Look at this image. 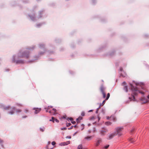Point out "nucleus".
Listing matches in <instances>:
<instances>
[{"label":"nucleus","instance_id":"26","mask_svg":"<svg viewBox=\"0 0 149 149\" xmlns=\"http://www.w3.org/2000/svg\"><path fill=\"white\" fill-rule=\"evenodd\" d=\"M71 125V124L70 123H66V126L67 127L69 126H70Z\"/></svg>","mask_w":149,"mask_h":149},{"label":"nucleus","instance_id":"20","mask_svg":"<svg viewBox=\"0 0 149 149\" xmlns=\"http://www.w3.org/2000/svg\"><path fill=\"white\" fill-rule=\"evenodd\" d=\"M110 96V94L109 93H108L107 95V96L105 99V100H107Z\"/></svg>","mask_w":149,"mask_h":149},{"label":"nucleus","instance_id":"51","mask_svg":"<svg viewBox=\"0 0 149 149\" xmlns=\"http://www.w3.org/2000/svg\"><path fill=\"white\" fill-rule=\"evenodd\" d=\"M88 125L89 126L90 125V124H88Z\"/></svg>","mask_w":149,"mask_h":149},{"label":"nucleus","instance_id":"7","mask_svg":"<svg viewBox=\"0 0 149 149\" xmlns=\"http://www.w3.org/2000/svg\"><path fill=\"white\" fill-rule=\"evenodd\" d=\"M56 109L53 108L52 110H49V112L51 114L54 115L56 113Z\"/></svg>","mask_w":149,"mask_h":149},{"label":"nucleus","instance_id":"29","mask_svg":"<svg viewBox=\"0 0 149 149\" xmlns=\"http://www.w3.org/2000/svg\"><path fill=\"white\" fill-rule=\"evenodd\" d=\"M109 145H107L106 146H105L104 147V148H105V149H107V148H108V147H109Z\"/></svg>","mask_w":149,"mask_h":149},{"label":"nucleus","instance_id":"8","mask_svg":"<svg viewBox=\"0 0 149 149\" xmlns=\"http://www.w3.org/2000/svg\"><path fill=\"white\" fill-rule=\"evenodd\" d=\"M141 100L144 103H146L149 102V100L146 99L145 97H142L141 99Z\"/></svg>","mask_w":149,"mask_h":149},{"label":"nucleus","instance_id":"37","mask_svg":"<svg viewBox=\"0 0 149 149\" xmlns=\"http://www.w3.org/2000/svg\"><path fill=\"white\" fill-rule=\"evenodd\" d=\"M40 131H41L42 132H43L44 131V129L42 128H40Z\"/></svg>","mask_w":149,"mask_h":149},{"label":"nucleus","instance_id":"17","mask_svg":"<svg viewBox=\"0 0 149 149\" xmlns=\"http://www.w3.org/2000/svg\"><path fill=\"white\" fill-rule=\"evenodd\" d=\"M110 118H111L112 120H113V121H115L116 120V118L115 117L113 116H111Z\"/></svg>","mask_w":149,"mask_h":149},{"label":"nucleus","instance_id":"15","mask_svg":"<svg viewBox=\"0 0 149 149\" xmlns=\"http://www.w3.org/2000/svg\"><path fill=\"white\" fill-rule=\"evenodd\" d=\"M112 124V123L109 121H107L105 122V124L107 126L111 125Z\"/></svg>","mask_w":149,"mask_h":149},{"label":"nucleus","instance_id":"3","mask_svg":"<svg viewBox=\"0 0 149 149\" xmlns=\"http://www.w3.org/2000/svg\"><path fill=\"white\" fill-rule=\"evenodd\" d=\"M19 55L21 57L27 58L29 56V52L28 51H26L20 53Z\"/></svg>","mask_w":149,"mask_h":149},{"label":"nucleus","instance_id":"14","mask_svg":"<svg viewBox=\"0 0 149 149\" xmlns=\"http://www.w3.org/2000/svg\"><path fill=\"white\" fill-rule=\"evenodd\" d=\"M82 118L80 116L77 119L76 121L77 123H79V120H82Z\"/></svg>","mask_w":149,"mask_h":149},{"label":"nucleus","instance_id":"32","mask_svg":"<svg viewBox=\"0 0 149 149\" xmlns=\"http://www.w3.org/2000/svg\"><path fill=\"white\" fill-rule=\"evenodd\" d=\"M71 122L72 124H75V123H76L75 121H73V120H72V121Z\"/></svg>","mask_w":149,"mask_h":149},{"label":"nucleus","instance_id":"45","mask_svg":"<svg viewBox=\"0 0 149 149\" xmlns=\"http://www.w3.org/2000/svg\"><path fill=\"white\" fill-rule=\"evenodd\" d=\"M50 107V108H52V106H49Z\"/></svg>","mask_w":149,"mask_h":149},{"label":"nucleus","instance_id":"40","mask_svg":"<svg viewBox=\"0 0 149 149\" xmlns=\"http://www.w3.org/2000/svg\"><path fill=\"white\" fill-rule=\"evenodd\" d=\"M96 131V129L95 128H94V130H93V132H95Z\"/></svg>","mask_w":149,"mask_h":149},{"label":"nucleus","instance_id":"49","mask_svg":"<svg viewBox=\"0 0 149 149\" xmlns=\"http://www.w3.org/2000/svg\"><path fill=\"white\" fill-rule=\"evenodd\" d=\"M23 61H21V63H23Z\"/></svg>","mask_w":149,"mask_h":149},{"label":"nucleus","instance_id":"11","mask_svg":"<svg viewBox=\"0 0 149 149\" xmlns=\"http://www.w3.org/2000/svg\"><path fill=\"white\" fill-rule=\"evenodd\" d=\"M1 108L5 110H7L9 109L10 108L9 106H5L3 105H1Z\"/></svg>","mask_w":149,"mask_h":149},{"label":"nucleus","instance_id":"18","mask_svg":"<svg viewBox=\"0 0 149 149\" xmlns=\"http://www.w3.org/2000/svg\"><path fill=\"white\" fill-rule=\"evenodd\" d=\"M91 136H88L85 137V139H86L87 140L89 141L91 139Z\"/></svg>","mask_w":149,"mask_h":149},{"label":"nucleus","instance_id":"48","mask_svg":"<svg viewBox=\"0 0 149 149\" xmlns=\"http://www.w3.org/2000/svg\"><path fill=\"white\" fill-rule=\"evenodd\" d=\"M76 126H77V125H75L74 126V127H76Z\"/></svg>","mask_w":149,"mask_h":149},{"label":"nucleus","instance_id":"13","mask_svg":"<svg viewBox=\"0 0 149 149\" xmlns=\"http://www.w3.org/2000/svg\"><path fill=\"white\" fill-rule=\"evenodd\" d=\"M52 119L50 120V121H52L53 122H54V121H55L57 123H58L59 122V120H58L57 119H55L53 117H52Z\"/></svg>","mask_w":149,"mask_h":149},{"label":"nucleus","instance_id":"12","mask_svg":"<svg viewBox=\"0 0 149 149\" xmlns=\"http://www.w3.org/2000/svg\"><path fill=\"white\" fill-rule=\"evenodd\" d=\"M70 143V141H68L67 142H64L63 143H61L60 144L61 145H63V146H65V145H66L69 144Z\"/></svg>","mask_w":149,"mask_h":149},{"label":"nucleus","instance_id":"33","mask_svg":"<svg viewBox=\"0 0 149 149\" xmlns=\"http://www.w3.org/2000/svg\"><path fill=\"white\" fill-rule=\"evenodd\" d=\"M28 110L27 109H26L24 110V111L25 113H27V112H28Z\"/></svg>","mask_w":149,"mask_h":149},{"label":"nucleus","instance_id":"41","mask_svg":"<svg viewBox=\"0 0 149 149\" xmlns=\"http://www.w3.org/2000/svg\"><path fill=\"white\" fill-rule=\"evenodd\" d=\"M123 70V68H120V70L121 71H122Z\"/></svg>","mask_w":149,"mask_h":149},{"label":"nucleus","instance_id":"27","mask_svg":"<svg viewBox=\"0 0 149 149\" xmlns=\"http://www.w3.org/2000/svg\"><path fill=\"white\" fill-rule=\"evenodd\" d=\"M16 105L18 106H22V105L19 103H17Z\"/></svg>","mask_w":149,"mask_h":149},{"label":"nucleus","instance_id":"44","mask_svg":"<svg viewBox=\"0 0 149 149\" xmlns=\"http://www.w3.org/2000/svg\"><path fill=\"white\" fill-rule=\"evenodd\" d=\"M147 98L149 99V95H148V96H147Z\"/></svg>","mask_w":149,"mask_h":149},{"label":"nucleus","instance_id":"42","mask_svg":"<svg viewBox=\"0 0 149 149\" xmlns=\"http://www.w3.org/2000/svg\"><path fill=\"white\" fill-rule=\"evenodd\" d=\"M125 83H125V82H123V84H125Z\"/></svg>","mask_w":149,"mask_h":149},{"label":"nucleus","instance_id":"31","mask_svg":"<svg viewBox=\"0 0 149 149\" xmlns=\"http://www.w3.org/2000/svg\"><path fill=\"white\" fill-rule=\"evenodd\" d=\"M61 129L62 130H65L66 129V128L65 127L61 128Z\"/></svg>","mask_w":149,"mask_h":149},{"label":"nucleus","instance_id":"2","mask_svg":"<svg viewBox=\"0 0 149 149\" xmlns=\"http://www.w3.org/2000/svg\"><path fill=\"white\" fill-rule=\"evenodd\" d=\"M123 127H118L116 128L115 129L116 135H118L119 136H120L122 135V131L123 130Z\"/></svg>","mask_w":149,"mask_h":149},{"label":"nucleus","instance_id":"6","mask_svg":"<svg viewBox=\"0 0 149 149\" xmlns=\"http://www.w3.org/2000/svg\"><path fill=\"white\" fill-rule=\"evenodd\" d=\"M116 133L114 132L110 134L108 136L107 139L110 140L112 139L114 136H116Z\"/></svg>","mask_w":149,"mask_h":149},{"label":"nucleus","instance_id":"35","mask_svg":"<svg viewBox=\"0 0 149 149\" xmlns=\"http://www.w3.org/2000/svg\"><path fill=\"white\" fill-rule=\"evenodd\" d=\"M3 141L1 140V139H0V143H3Z\"/></svg>","mask_w":149,"mask_h":149},{"label":"nucleus","instance_id":"39","mask_svg":"<svg viewBox=\"0 0 149 149\" xmlns=\"http://www.w3.org/2000/svg\"><path fill=\"white\" fill-rule=\"evenodd\" d=\"M91 132V130H89L88 132V134H90Z\"/></svg>","mask_w":149,"mask_h":149},{"label":"nucleus","instance_id":"28","mask_svg":"<svg viewBox=\"0 0 149 149\" xmlns=\"http://www.w3.org/2000/svg\"><path fill=\"white\" fill-rule=\"evenodd\" d=\"M52 145H54L55 144H56V143L55 141H53L52 143Z\"/></svg>","mask_w":149,"mask_h":149},{"label":"nucleus","instance_id":"25","mask_svg":"<svg viewBox=\"0 0 149 149\" xmlns=\"http://www.w3.org/2000/svg\"><path fill=\"white\" fill-rule=\"evenodd\" d=\"M85 113H84V111H82V112H81V115L82 116H84V115H85Z\"/></svg>","mask_w":149,"mask_h":149},{"label":"nucleus","instance_id":"22","mask_svg":"<svg viewBox=\"0 0 149 149\" xmlns=\"http://www.w3.org/2000/svg\"><path fill=\"white\" fill-rule=\"evenodd\" d=\"M105 100H104L103 101L102 103H101L100 104V107L101 106H102L104 105V104H105Z\"/></svg>","mask_w":149,"mask_h":149},{"label":"nucleus","instance_id":"16","mask_svg":"<svg viewBox=\"0 0 149 149\" xmlns=\"http://www.w3.org/2000/svg\"><path fill=\"white\" fill-rule=\"evenodd\" d=\"M13 110H12L10 112H9V113L10 114H13L14 113V111H15V108L14 107L13 108Z\"/></svg>","mask_w":149,"mask_h":149},{"label":"nucleus","instance_id":"4","mask_svg":"<svg viewBox=\"0 0 149 149\" xmlns=\"http://www.w3.org/2000/svg\"><path fill=\"white\" fill-rule=\"evenodd\" d=\"M108 129L105 127L102 128L99 131L100 134L101 136H104L108 132Z\"/></svg>","mask_w":149,"mask_h":149},{"label":"nucleus","instance_id":"19","mask_svg":"<svg viewBox=\"0 0 149 149\" xmlns=\"http://www.w3.org/2000/svg\"><path fill=\"white\" fill-rule=\"evenodd\" d=\"M124 90L126 92H127V87L126 86H125L124 87Z\"/></svg>","mask_w":149,"mask_h":149},{"label":"nucleus","instance_id":"9","mask_svg":"<svg viewBox=\"0 0 149 149\" xmlns=\"http://www.w3.org/2000/svg\"><path fill=\"white\" fill-rule=\"evenodd\" d=\"M33 109L35 110V113L36 114L39 112L41 110L40 108H34Z\"/></svg>","mask_w":149,"mask_h":149},{"label":"nucleus","instance_id":"21","mask_svg":"<svg viewBox=\"0 0 149 149\" xmlns=\"http://www.w3.org/2000/svg\"><path fill=\"white\" fill-rule=\"evenodd\" d=\"M131 98H130V97H129V99L130 100V101L131 100ZM132 98L133 99H132V100L133 101H135V97L134 95L132 96Z\"/></svg>","mask_w":149,"mask_h":149},{"label":"nucleus","instance_id":"24","mask_svg":"<svg viewBox=\"0 0 149 149\" xmlns=\"http://www.w3.org/2000/svg\"><path fill=\"white\" fill-rule=\"evenodd\" d=\"M22 111V110L21 109H17L16 110V112L17 113H20V112H21Z\"/></svg>","mask_w":149,"mask_h":149},{"label":"nucleus","instance_id":"23","mask_svg":"<svg viewBox=\"0 0 149 149\" xmlns=\"http://www.w3.org/2000/svg\"><path fill=\"white\" fill-rule=\"evenodd\" d=\"M82 146L81 145H79L77 147V149H82Z\"/></svg>","mask_w":149,"mask_h":149},{"label":"nucleus","instance_id":"5","mask_svg":"<svg viewBox=\"0 0 149 149\" xmlns=\"http://www.w3.org/2000/svg\"><path fill=\"white\" fill-rule=\"evenodd\" d=\"M100 90L103 95V98H105L106 93L105 92V88L103 86H102L100 87Z\"/></svg>","mask_w":149,"mask_h":149},{"label":"nucleus","instance_id":"47","mask_svg":"<svg viewBox=\"0 0 149 149\" xmlns=\"http://www.w3.org/2000/svg\"><path fill=\"white\" fill-rule=\"evenodd\" d=\"M92 111V110H90L89 111V112H91Z\"/></svg>","mask_w":149,"mask_h":149},{"label":"nucleus","instance_id":"1","mask_svg":"<svg viewBox=\"0 0 149 149\" xmlns=\"http://www.w3.org/2000/svg\"><path fill=\"white\" fill-rule=\"evenodd\" d=\"M130 85L131 86V89L133 91V93L134 95H136L138 93L143 94H144V92L142 91H140L137 88H134V86H132L131 84Z\"/></svg>","mask_w":149,"mask_h":149},{"label":"nucleus","instance_id":"52","mask_svg":"<svg viewBox=\"0 0 149 149\" xmlns=\"http://www.w3.org/2000/svg\"><path fill=\"white\" fill-rule=\"evenodd\" d=\"M96 112H97V111H96Z\"/></svg>","mask_w":149,"mask_h":149},{"label":"nucleus","instance_id":"10","mask_svg":"<svg viewBox=\"0 0 149 149\" xmlns=\"http://www.w3.org/2000/svg\"><path fill=\"white\" fill-rule=\"evenodd\" d=\"M102 141V140L101 139H99L97 141L96 143H95V146H96L97 147L99 145L100 143H101Z\"/></svg>","mask_w":149,"mask_h":149},{"label":"nucleus","instance_id":"34","mask_svg":"<svg viewBox=\"0 0 149 149\" xmlns=\"http://www.w3.org/2000/svg\"><path fill=\"white\" fill-rule=\"evenodd\" d=\"M68 139H71V136H68L66 137Z\"/></svg>","mask_w":149,"mask_h":149},{"label":"nucleus","instance_id":"30","mask_svg":"<svg viewBox=\"0 0 149 149\" xmlns=\"http://www.w3.org/2000/svg\"><path fill=\"white\" fill-rule=\"evenodd\" d=\"M45 109H46L49 110L50 109V107L48 106L47 107L45 108Z\"/></svg>","mask_w":149,"mask_h":149},{"label":"nucleus","instance_id":"46","mask_svg":"<svg viewBox=\"0 0 149 149\" xmlns=\"http://www.w3.org/2000/svg\"><path fill=\"white\" fill-rule=\"evenodd\" d=\"M48 110H47V109H46V112H48Z\"/></svg>","mask_w":149,"mask_h":149},{"label":"nucleus","instance_id":"53","mask_svg":"<svg viewBox=\"0 0 149 149\" xmlns=\"http://www.w3.org/2000/svg\"><path fill=\"white\" fill-rule=\"evenodd\" d=\"M96 112H97V111H96Z\"/></svg>","mask_w":149,"mask_h":149},{"label":"nucleus","instance_id":"50","mask_svg":"<svg viewBox=\"0 0 149 149\" xmlns=\"http://www.w3.org/2000/svg\"><path fill=\"white\" fill-rule=\"evenodd\" d=\"M63 118H65V116H63Z\"/></svg>","mask_w":149,"mask_h":149},{"label":"nucleus","instance_id":"38","mask_svg":"<svg viewBox=\"0 0 149 149\" xmlns=\"http://www.w3.org/2000/svg\"><path fill=\"white\" fill-rule=\"evenodd\" d=\"M69 120L71 121V122L73 120V118H70Z\"/></svg>","mask_w":149,"mask_h":149},{"label":"nucleus","instance_id":"43","mask_svg":"<svg viewBox=\"0 0 149 149\" xmlns=\"http://www.w3.org/2000/svg\"><path fill=\"white\" fill-rule=\"evenodd\" d=\"M48 146L47 147V149H53V148H50V149H49V148H48Z\"/></svg>","mask_w":149,"mask_h":149},{"label":"nucleus","instance_id":"36","mask_svg":"<svg viewBox=\"0 0 149 149\" xmlns=\"http://www.w3.org/2000/svg\"><path fill=\"white\" fill-rule=\"evenodd\" d=\"M94 118H95L94 116H92L91 118L90 119H91V120H93V119H94Z\"/></svg>","mask_w":149,"mask_h":149}]
</instances>
